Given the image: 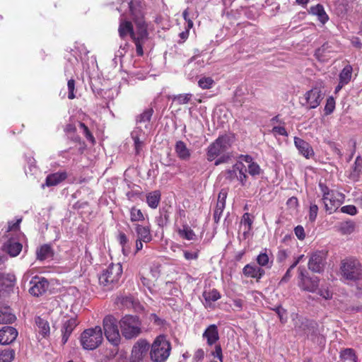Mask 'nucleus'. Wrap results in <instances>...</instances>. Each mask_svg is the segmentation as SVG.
Here are the masks:
<instances>
[{"mask_svg": "<svg viewBox=\"0 0 362 362\" xmlns=\"http://www.w3.org/2000/svg\"><path fill=\"white\" fill-rule=\"evenodd\" d=\"M123 8H129V16L134 20L136 28L132 33V39L136 45V52L137 55L144 54V47L149 40L148 33L147 30V24L143 19L141 5L136 1H123L120 7L118 8L119 12L122 11Z\"/></svg>", "mask_w": 362, "mask_h": 362, "instance_id": "1", "label": "nucleus"}, {"mask_svg": "<svg viewBox=\"0 0 362 362\" xmlns=\"http://www.w3.org/2000/svg\"><path fill=\"white\" fill-rule=\"evenodd\" d=\"M171 351L170 343L164 335L158 336L151 346V358L154 362H163L170 356Z\"/></svg>", "mask_w": 362, "mask_h": 362, "instance_id": "2", "label": "nucleus"}, {"mask_svg": "<svg viewBox=\"0 0 362 362\" xmlns=\"http://www.w3.org/2000/svg\"><path fill=\"white\" fill-rule=\"evenodd\" d=\"M340 273L344 280L355 281L362 277V266L354 257H349L341 262Z\"/></svg>", "mask_w": 362, "mask_h": 362, "instance_id": "3", "label": "nucleus"}, {"mask_svg": "<svg viewBox=\"0 0 362 362\" xmlns=\"http://www.w3.org/2000/svg\"><path fill=\"white\" fill-rule=\"evenodd\" d=\"M122 274V267L121 264L112 263L100 275L99 283L107 289H111L115 284L119 282Z\"/></svg>", "mask_w": 362, "mask_h": 362, "instance_id": "4", "label": "nucleus"}, {"mask_svg": "<svg viewBox=\"0 0 362 362\" xmlns=\"http://www.w3.org/2000/svg\"><path fill=\"white\" fill-rule=\"evenodd\" d=\"M233 141V137L227 134L218 136L207 148L208 160L212 161L224 153L231 146Z\"/></svg>", "mask_w": 362, "mask_h": 362, "instance_id": "5", "label": "nucleus"}, {"mask_svg": "<svg viewBox=\"0 0 362 362\" xmlns=\"http://www.w3.org/2000/svg\"><path fill=\"white\" fill-rule=\"evenodd\" d=\"M122 335L128 339L136 337L141 332V322L136 315H127L119 321Z\"/></svg>", "mask_w": 362, "mask_h": 362, "instance_id": "6", "label": "nucleus"}, {"mask_svg": "<svg viewBox=\"0 0 362 362\" xmlns=\"http://www.w3.org/2000/svg\"><path fill=\"white\" fill-rule=\"evenodd\" d=\"M103 332L99 326L83 331L81 336V344L83 349L93 350L103 341Z\"/></svg>", "mask_w": 362, "mask_h": 362, "instance_id": "7", "label": "nucleus"}, {"mask_svg": "<svg viewBox=\"0 0 362 362\" xmlns=\"http://www.w3.org/2000/svg\"><path fill=\"white\" fill-rule=\"evenodd\" d=\"M103 329L107 339L113 345L117 346L120 342V334L117 327V320L112 315H107L103 319Z\"/></svg>", "mask_w": 362, "mask_h": 362, "instance_id": "8", "label": "nucleus"}, {"mask_svg": "<svg viewBox=\"0 0 362 362\" xmlns=\"http://www.w3.org/2000/svg\"><path fill=\"white\" fill-rule=\"evenodd\" d=\"M324 96L325 93L320 87H314L304 94L300 103L308 110L314 109L320 105Z\"/></svg>", "mask_w": 362, "mask_h": 362, "instance_id": "9", "label": "nucleus"}, {"mask_svg": "<svg viewBox=\"0 0 362 362\" xmlns=\"http://www.w3.org/2000/svg\"><path fill=\"white\" fill-rule=\"evenodd\" d=\"M344 195L337 192H327L322 196L325 211L331 214L334 212L343 203Z\"/></svg>", "mask_w": 362, "mask_h": 362, "instance_id": "10", "label": "nucleus"}, {"mask_svg": "<svg viewBox=\"0 0 362 362\" xmlns=\"http://www.w3.org/2000/svg\"><path fill=\"white\" fill-rule=\"evenodd\" d=\"M327 260V252L318 250L314 252L308 261V268L310 271L315 273L323 272Z\"/></svg>", "mask_w": 362, "mask_h": 362, "instance_id": "11", "label": "nucleus"}, {"mask_svg": "<svg viewBox=\"0 0 362 362\" xmlns=\"http://www.w3.org/2000/svg\"><path fill=\"white\" fill-rule=\"evenodd\" d=\"M149 347L146 340H138L132 347L130 362H141L148 351Z\"/></svg>", "mask_w": 362, "mask_h": 362, "instance_id": "12", "label": "nucleus"}, {"mask_svg": "<svg viewBox=\"0 0 362 362\" xmlns=\"http://www.w3.org/2000/svg\"><path fill=\"white\" fill-rule=\"evenodd\" d=\"M30 285L29 293L33 296H40L47 290L49 282L44 277L35 276L30 280Z\"/></svg>", "mask_w": 362, "mask_h": 362, "instance_id": "13", "label": "nucleus"}, {"mask_svg": "<svg viewBox=\"0 0 362 362\" xmlns=\"http://www.w3.org/2000/svg\"><path fill=\"white\" fill-rule=\"evenodd\" d=\"M128 9L127 8H123L122 11ZM121 16L119 19V25L118 28L119 35L121 38H124L128 35L132 37V33H133L134 28L130 21H127V15L123 11L121 12Z\"/></svg>", "mask_w": 362, "mask_h": 362, "instance_id": "14", "label": "nucleus"}, {"mask_svg": "<svg viewBox=\"0 0 362 362\" xmlns=\"http://www.w3.org/2000/svg\"><path fill=\"white\" fill-rule=\"evenodd\" d=\"M18 336V331L13 327H4L0 329V344L6 345L14 341Z\"/></svg>", "mask_w": 362, "mask_h": 362, "instance_id": "15", "label": "nucleus"}, {"mask_svg": "<svg viewBox=\"0 0 362 362\" xmlns=\"http://www.w3.org/2000/svg\"><path fill=\"white\" fill-rule=\"evenodd\" d=\"M76 318L70 317L63 321L62 327V343L65 344L68 341L71 334L77 326Z\"/></svg>", "mask_w": 362, "mask_h": 362, "instance_id": "16", "label": "nucleus"}, {"mask_svg": "<svg viewBox=\"0 0 362 362\" xmlns=\"http://www.w3.org/2000/svg\"><path fill=\"white\" fill-rule=\"evenodd\" d=\"M294 144L300 154L306 158H310L314 155V151L311 146L303 139L295 136Z\"/></svg>", "mask_w": 362, "mask_h": 362, "instance_id": "17", "label": "nucleus"}, {"mask_svg": "<svg viewBox=\"0 0 362 362\" xmlns=\"http://www.w3.org/2000/svg\"><path fill=\"white\" fill-rule=\"evenodd\" d=\"M243 274L246 277L260 279L265 274L264 270L255 264H247L243 269Z\"/></svg>", "mask_w": 362, "mask_h": 362, "instance_id": "18", "label": "nucleus"}, {"mask_svg": "<svg viewBox=\"0 0 362 362\" xmlns=\"http://www.w3.org/2000/svg\"><path fill=\"white\" fill-rule=\"evenodd\" d=\"M67 177V173L64 170L51 173L47 176L45 182L42 185V187L56 186L65 180Z\"/></svg>", "mask_w": 362, "mask_h": 362, "instance_id": "19", "label": "nucleus"}, {"mask_svg": "<svg viewBox=\"0 0 362 362\" xmlns=\"http://www.w3.org/2000/svg\"><path fill=\"white\" fill-rule=\"evenodd\" d=\"M202 337L209 346L216 344L219 339L218 329L216 325H210L204 332Z\"/></svg>", "mask_w": 362, "mask_h": 362, "instance_id": "20", "label": "nucleus"}, {"mask_svg": "<svg viewBox=\"0 0 362 362\" xmlns=\"http://www.w3.org/2000/svg\"><path fill=\"white\" fill-rule=\"evenodd\" d=\"M320 279L318 277H310L304 279L303 281L298 282V286L303 291H306L310 293H315L317 291Z\"/></svg>", "mask_w": 362, "mask_h": 362, "instance_id": "21", "label": "nucleus"}, {"mask_svg": "<svg viewBox=\"0 0 362 362\" xmlns=\"http://www.w3.org/2000/svg\"><path fill=\"white\" fill-rule=\"evenodd\" d=\"M134 226L137 239L143 240L144 243H149L152 240L153 237L148 226H142L136 223Z\"/></svg>", "mask_w": 362, "mask_h": 362, "instance_id": "22", "label": "nucleus"}, {"mask_svg": "<svg viewBox=\"0 0 362 362\" xmlns=\"http://www.w3.org/2000/svg\"><path fill=\"white\" fill-rule=\"evenodd\" d=\"M2 250L6 252L11 257H16L22 250V245L13 239H9L2 246Z\"/></svg>", "mask_w": 362, "mask_h": 362, "instance_id": "23", "label": "nucleus"}, {"mask_svg": "<svg viewBox=\"0 0 362 362\" xmlns=\"http://www.w3.org/2000/svg\"><path fill=\"white\" fill-rule=\"evenodd\" d=\"M175 151L177 157L182 160H188L191 157V151L182 141H178L175 146Z\"/></svg>", "mask_w": 362, "mask_h": 362, "instance_id": "24", "label": "nucleus"}, {"mask_svg": "<svg viewBox=\"0 0 362 362\" xmlns=\"http://www.w3.org/2000/svg\"><path fill=\"white\" fill-rule=\"evenodd\" d=\"M226 194L220 192L218 197V201L214 213V219L216 223H218L225 209Z\"/></svg>", "mask_w": 362, "mask_h": 362, "instance_id": "25", "label": "nucleus"}, {"mask_svg": "<svg viewBox=\"0 0 362 362\" xmlns=\"http://www.w3.org/2000/svg\"><path fill=\"white\" fill-rule=\"evenodd\" d=\"M246 171L247 170L245 169V167L243 164V163L238 162L233 166L232 171L230 173L238 172L235 177H237L238 180L240 181L241 185L245 186L247 178Z\"/></svg>", "mask_w": 362, "mask_h": 362, "instance_id": "26", "label": "nucleus"}, {"mask_svg": "<svg viewBox=\"0 0 362 362\" xmlns=\"http://www.w3.org/2000/svg\"><path fill=\"white\" fill-rule=\"evenodd\" d=\"M309 13L313 16H316L317 19L322 24H325L329 20V17L326 13L323 6L321 4H317L316 6H311L310 8Z\"/></svg>", "mask_w": 362, "mask_h": 362, "instance_id": "27", "label": "nucleus"}, {"mask_svg": "<svg viewBox=\"0 0 362 362\" xmlns=\"http://www.w3.org/2000/svg\"><path fill=\"white\" fill-rule=\"evenodd\" d=\"M332 52V47L329 43L323 44L320 48L316 49L315 55L318 60L324 62L327 61L329 57V54Z\"/></svg>", "mask_w": 362, "mask_h": 362, "instance_id": "28", "label": "nucleus"}, {"mask_svg": "<svg viewBox=\"0 0 362 362\" xmlns=\"http://www.w3.org/2000/svg\"><path fill=\"white\" fill-rule=\"evenodd\" d=\"M37 259L43 261L49 258H52L54 252L50 245H43L36 251Z\"/></svg>", "mask_w": 362, "mask_h": 362, "instance_id": "29", "label": "nucleus"}, {"mask_svg": "<svg viewBox=\"0 0 362 362\" xmlns=\"http://www.w3.org/2000/svg\"><path fill=\"white\" fill-rule=\"evenodd\" d=\"M160 192L158 190H155L147 194L146 202L148 206L152 209L157 208L160 201Z\"/></svg>", "mask_w": 362, "mask_h": 362, "instance_id": "30", "label": "nucleus"}, {"mask_svg": "<svg viewBox=\"0 0 362 362\" xmlns=\"http://www.w3.org/2000/svg\"><path fill=\"white\" fill-rule=\"evenodd\" d=\"M353 68L351 65L347 64L344 67L339 75V81L341 84H348L351 79Z\"/></svg>", "mask_w": 362, "mask_h": 362, "instance_id": "31", "label": "nucleus"}, {"mask_svg": "<svg viewBox=\"0 0 362 362\" xmlns=\"http://www.w3.org/2000/svg\"><path fill=\"white\" fill-rule=\"evenodd\" d=\"M240 223L245 228L243 235L244 238H247V234L252 229V225L253 223V218L251 216L250 214L245 213L242 216Z\"/></svg>", "mask_w": 362, "mask_h": 362, "instance_id": "32", "label": "nucleus"}, {"mask_svg": "<svg viewBox=\"0 0 362 362\" xmlns=\"http://www.w3.org/2000/svg\"><path fill=\"white\" fill-rule=\"evenodd\" d=\"M356 226V223L349 220L341 222L339 226V230L344 235H349L354 232Z\"/></svg>", "mask_w": 362, "mask_h": 362, "instance_id": "33", "label": "nucleus"}, {"mask_svg": "<svg viewBox=\"0 0 362 362\" xmlns=\"http://www.w3.org/2000/svg\"><path fill=\"white\" fill-rule=\"evenodd\" d=\"M362 170V157L357 156L354 164L352 167L351 172L349 175V177L353 180H356Z\"/></svg>", "mask_w": 362, "mask_h": 362, "instance_id": "34", "label": "nucleus"}, {"mask_svg": "<svg viewBox=\"0 0 362 362\" xmlns=\"http://www.w3.org/2000/svg\"><path fill=\"white\" fill-rule=\"evenodd\" d=\"M203 298L205 300L206 306L209 305L212 302H215L221 298L220 293L213 289L209 291H204L203 293Z\"/></svg>", "mask_w": 362, "mask_h": 362, "instance_id": "35", "label": "nucleus"}, {"mask_svg": "<svg viewBox=\"0 0 362 362\" xmlns=\"http://www.w3.org/2000/svg\"><path fill=\"white\" fill-rule=\"evenodd\" d=\"M256 260L258 266L261 268H271L272 266V260L270 259L266 252H260L259 255L257 257Z\"/></svg>", "mask_w": 362, "mask_h": 362, "instance_id": "36", "label": "nucleus"}, {"mask_svg": "<svg viewBox=\"0 0 362 362\" xmlns=\"http://www.w3.org/2000/svg\"><path fill=\"white\" fill-rule=\"evenodd\" d=\"M178 234L187 240H194L196 238L195 233L187 225L182 226V228L178 230Z\"/></svg>", "mask_w": 362, "mask_h": 362, "instance_id": "37", "label": "nucleus"}, {"mask_svg": "<svg viewBox=\"0 0 362 362\" xmlns=\"http://www.w3.org/2000/svg\"><path fill=\"white\" fill-rule=\"evenodd\" d=\"M340 358L344 362H357V357L352 349H345L340 352Z\"/></svg>", "mask_w": 362, "mask_h": 362, "instance_id": "38", "label": "nucleus"}, {"mask_svg": "<svg viewBox=\"0 0 362 362\" xmlns=\"http://www.w3.org/2000/svg\"><path fill=\"white\" fill-rule=\"evenodd\" d=\"M131 136L134 141V147L136 155H140L145 146L146 139H141L137 137L136 133H132Z\"/></svg>", "mask_w": 362, "mask_h": 362, "instance_id": "39", "label": "nucleus"}, {"mask_svg": "<svg viewBox=\"0 0 362 362\" xmlns=\"http://www.w3.org/2000/svg\"><path fill=\"white\" fill-rule=\"evenodd\" d=\"M117 303H120L122 305L126 308H134L135 300L133 296H120L117 299Z\"/></svg>", "mask_w": 362, "mask_h": 362, "instance_id": "40", "label": "nucleus"}, {"mask_svg": "<svg viewBox=\"0 0 362 362\" xmlns=\"http://www.w3.org/2000/svg\"><path fill=\"white\" fill-rule=\"evenodd\" d=\"M153 110L152 108H148L145 110L137 119V122L139 124L144 123L145 127H147V123H148L151 120V118L153 115Z\"/></svg>", "mask_w": 362, "mask_h": 362, "instance_id": "41", "label": "nucleus"}, {"mask_svg": "<svg viewBox=\"0 0 362 362\" xmlns=\"http://www.w3.org/2000/svg\"><path fill=\"white\" fill-rule=\"evenodd\" d=\"M15 357V351L11 349L0 351V362H11Z\"/></svg>", "mask_w": 362, "mask_h": 362, "instance_id": "42", "label": "nucleus"}, {"mask_svg": "<svg viewBox=\"0 0 362 362\" xmlns=\"http://www.w3.org/2000/svg\"><path fill=\"white\" fill-rule=\"evenodd\" d=\"M144 215L141 209L132 207L130 209V220L132 222H139L144 221Z\"/></svg>", "mask_w": 362, "mask_h": 362, "instance_id": "43", "label": "nucleus"}, {"mask_svg": "<svg viewBox=\"0 0 362 362\" xmlns=\"http://www.w3.org/2000/svg\"><path fill=\"white\" fill-rule=\"evenodd\" d=\"M192 95L191 93H184L175 95L173 101L176 102L178 105H184L188 103L192 99Z\"/></svg>", "mask_w": 362, "mask_h": 362, "instance_id": "44", "label": "nucleus"}, {"mask_svg": "<svg viewBox=\"0 0 362 362\" xmlns=\"http://www.w3.org/2000/svg\"><path fill=\"white\" fill-rule=\"evenodd\" d=\"M36 323L40 329V332L43 337L46 336L49 332V326L47 321L38 317Z\"/></svg>", "mask_w": 362, "mask_h": 362, "instance_id": "45", "label": "nucleus"}, {"mask_svg": "<svg viewBox=\"0 0 362 362\" xmlns=\"http://www.w3.org/2000/svg\"><path fill=\"white\" fill-rule=\"evenodd\" d=\"M214 84V81L211 77H202L198 81L199 86L202 89H209Z\"/></svg>", "mask_w": 362, "mask_h": 362, "instance_id": "46", "label": "nucleus"}, {"mask_svg": "<svg viewBox=\"0 0 362 362\" xmlns=\"http://www.w3.org/2000/svg\"><path fill=\"white\" fill-rule=\"evenodd\" d=\"M16 316L11 313L0 312V324H10L15 321Z\"/></svg>", "mask_w": 362, "mask_h": 362, "instance_id": "47", "label": "nucleus"}, {"mask_svg": "<svg viewBox=\"0 0 362 362\" xmlns=\"http://www.w3.org/2000/svg\"><path fill=\"white\" fill-rule=\"evenodd\" d=\"M317 293L325 300H329L332 298V293L327 286H322L318 289Z\"/></svg>", "mask_w": 362, "mask_h": 362, "instance_id": "48", "label": "nucleus"}, {"mask_svg": "<svg viewBox=\"0 0 362 362\" xmlns=\"http://www.w3.org/2000/svg\"><path fill=\"white\" fill-rule=\"evenodd\" d=\"M248 173L252 176L259 175L261 173V168L257 163L253 162L248 165Z\"/></svg>", "mask_w": 362, "mask_h": 362, "instance_id": "49", "label": "nucleus"}, {"mask_svg": "<svg viewBox=\"0 0 362 362\" xmlns=\"http://www.w3.org/2000/svg\"><path fill=\"white\" fill-rule=\"evenodd\" d=\"M79 127H80L81 129L83 131V133L84 134V135L87 138V139H88L91 142H94V137L92 135V134L90 133V132L89 131L88 127L84 123H82V122L79 123Z\"/></svg>", "mask_w": 362, "mask_h": 362, "instance_id": "50", "label": "nucleus"}, {"mask_svg": "<svg viewBox=\"0 0 362 362\" xmlns=\"http://www.w3.org/2000/svg\"><path fill=\"white\" fill-rule=\"evenodd\" d=\"M272 132L274 136H288L286 129L281 126H275L272 128Z\"/></svg>", "mask_w": 362, "mask_h": 362, "instance_id": "51", "label": "nucleus"}, {"mask_svg": "<svg viewBox=\"0 0 362 362\" xmlns=\"http://www.w3.org/2000/svg\"><path fill=\"white\" fill-rule=\"evenodd\" d=\"M341 211L344 214H347L351 216L357 214V209L354 205H346L341 208Z\"/></svg>", "mask_w": 362, "mask_h": 362, "instance_id": "52", "label": "nucleus"}, {"mask_svg": "<svg viewBox=\"0 0 362 362\" xmlns=\"http://www.w3.org/2000/svg\"><path fill=\"white\" fill-rule=\"evenodd\" d=\"M318 212V206L315 204H311L309 210V219L313 222L315 221Z\"/></svg>", "mask_w": 362, "mask_h": 362, "instance_id": "53", "label": "nucleus"}, {"mask_svg": "<svg viewBox=\"0 0 362 362\" xmlns=\"http://www.w3.org/2000/svg\"><path fill=\"white\" fill-rule=\"evenodd\" d=\"M67 86H68V90H69V94H68V98L69 99H74L75 98V95H74V89H75V81L74 79H70L68 81V83H67Z\"/></svg>", "mask_w": 362, "mask_h": 362, "instance_id": "54", "label": "nucleus"}, {"mask_svg": "<svg viewBox=\"0 0 362 362\" xmlns=\"http://www.w3.org/2000/svg\"><path fill=\"white\" fill-rule=\"evenodd\" d=\"M294 233H295V235H296V237L300 240H303L305 239V233L304 228H303V227L302 226H297L294 228Z\"/></svg>", "mask_w": 362, "mask_h": 362, "instance_id": "55", "label": "nucleus"}, {"mask_svg": "<svg viewBox=\"0 0 362 362\" xmlns=\"http://www.w3.org/2000/svg\"><path fill=\"white\" fill-rule=\"evenodd\" d=\"M117 240L119 241L122 247H127V245H129L128 244L129 239H128L127 236L123 232L119 233L118 236H117Z\"/></svg>", "mask_w": 362, "mask_h": 362, "instance_id": "56", "label": "nucleus"}, {"mask_svg": "<svg viewBox=\"0 0 362 362\" xmlns=\"http://www.w3.org/2000/svg\"><path fill=\"white\" fill-rule=\"evenodd\" d=\"M212 356L218 358L220 362H223V354H222V349L220 345H216L215 349L211 353Z\"/></svg>", "mask_w": 362, "mask_h": 362, "instance_id": "57", "label": "nucleus"}, {"mask_svg": "<svg viewBox=\"0 0 362 362\" xmlns=\"http://www.w3.org/2000/svg\"><path fill=\"white\" fill-rule=\"evenodd\" d=\"M184 257L187 260L197 259L198 258V251L189 252L185 250L183 252Z\"/></svg>", "mask_w": 362, "mask_h": 362, "instance_id": "58", "label": "nucleus"}, {"mask_svg": "<svg viewBox=\"0 0 362 362\" xmlns=\"http://www.w3.org/2000/svg\"><path fill=\"white\" fill-rule=\"evenodd\" d=\"M334 109V102L332 98H329L327 100V104L325 107V110L327 114H330L333 112Z\"/></svg>", "mask_w": 362, "mask_h": 362, "instance_id": "59", "label": "nucleus"}, {"mask_svg": "<svg viewBox=\"0 0 362 362\" xmlns=\"http://www.w3.org/2000/svg\"><path fill=\"white\" fill-rule=\"evenodd\" d=\"M182 16H183V18L184 19L187 21V27L188 28H192V26H193V22L191 19V18L189 17V8H187L185 9L184 11H183V13H182Z\"/></svg>", "mask_w": 362, "mask_h": 362, "instance_id": "60", "label": "nucleus"}, {"mask_svg": "<svg viewBox=\"0 0 362 362\" xmlns=\"http://www.w3.org/2000/svg\"><path fill=\"white\" fill-rule=\"evenodd\" d=\"M274 310L277 313L280 320L281 322H285L286 318H284V316L286 315V310L281 306L276 307Z\"/></svg>", "mask_w": 362, "mask_h": 362, "instance_id": "61", "label": "nucleus"}, {"mask_svg": "<svg viewBox=\"0 0 362 362\" xmlns=\"http://www.w3.org/2000/svg\"><path fill=\"white\" fill-rule=\"evenodd\" d=\"M22 219L18 218L16 220V222H8V227L7 232L12 231V230H18L19 229V225L21 222Z\"/></svg>", "mask_w": 362, "mask_h": 362, "instance_id": "62", "label": "nucleus"}, {"mask_svg": "<svg viewBox=\"0 0 362 362\" xmlns=\"http://www.w3.org/2000/svg\"><path fill=\"white\" fill-rule=\"evenodd\" d=\"M219 156L220 157L215 160V163L214 164L216 165H220L221 163H227L228 161V160L230 159V158L229 154H225V153H223V154H221Z\"/></svg>", "mask_w": 362, "mask_h": 362, "instance_id": "63", "label": "nucleus"}, {"mask_svg": "<svg viewBox=\"0 0 362 362\" xmlns=\"http://www.w3.org/2000/svg\"><path fill=\"white\" fill-rule=\"evenodd\" d=\"M132 133H136L137 137L141 139H146V135L141 127H136Z\"/></svg>", "mask_w": 362, "mask_h": 362, "instance_id": "64", "label": "nucleus"}]
</instances>
